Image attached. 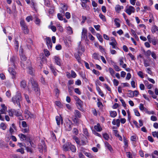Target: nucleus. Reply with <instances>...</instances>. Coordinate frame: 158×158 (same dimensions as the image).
Listing matches in <instances>:
<instances>
[{"label":"nucleus","mask_w":158,"mask_h":158,"mask_svg":"<svg viewBox=\"0 0 158 158\" xmlns=\"http://www.w3.org/2000/svg\"><path fill=\"white\" fill-rule=\"evenodd\" d=\"M93 57L96 59H98L99 58L98 54V53H94L93 55Z\"/></svg>","instance_id":"603ef678"},{"label":"nucleus","mask_w":158,"mask_h":158,"mask_svg":"<svg viewBox=\"0 0 158 158\" xmlns=\"http://www.w3.org/2000/svg\"><path fill=\"white\" fill-rule=\"evenodd\" d=\"M73 133L75 135H77L78 133V130L76 128H74L73 129Z\"/></svg>","instance_id":"0e129e2a"},{"label":"nucleus","mask_w":158,"mask_h":158,"mask_svg":"<svg viewBox=\"0 0 158 158\" xmlns=\"http://www.w3.org/2000/svg\"><path fill=\"white\" fill-rule=\"evenodd\" d=\"M109 44L111 46L112 48L115 49L118 48L117 46V43L115 40H114L111 42H110Z\"/></svg>","instance_id":"a211bd4d"},{"label":"nucleus","mask_w":158,"mask_h":158,"mask_svg":"<svg viewBox=\"0 0 158 158\" xmlns=\"http://www.w3.org/2000/svg\"><path fill=\"white\" fill-rule=\"evenodd\" d=\"M73 139L75 141L76 143L78 145H79L80 144V141L79 140V139L76 136H74L73 137Z\"/></svg>","instance_id":"4c0bfd02"},{"label":"nucleus","mask_w":158,"mask_h":158,"mask_svg":"<svg viewBox=\"0 0 158 158\" xmlns=\"http://www.w3.org/2000/svg\"><path fill=\"white\" fill-rule=\"evenodd\" d=\"M15 60V57H12L10 59V61L11 62L12 65L15 68V64L14 63V61Z\"/></svg>","instance_id":"58836bf2"},{"label":"nucleus","mask_w":158,"mask_h":158,"mask_svg":"<svg viewBox=\"0 0 158 158\" xmlns=\"http://www.w3.org/2000/svg\"><path fill=\"white\" fill-rule=\"evenodd\" d=\"M77 50L78 51H80L81 52L82 54L85 51V46L81 45L80 43Z\"/></svg>","instance_id":"f3484780"},{"label":"nucleus","mask_w":158,"mask_h":158,"mask_svg":"<svg viewBox=\"0 0 158 158\" xmlns=\"http://www.w3.org/2000/svg\"><path fill=\"white\" fill-rule=\"evenodd\" d=\"M110 116L113 118L115 117L117 115V113L115 111H111L110 112Z\"/></svg>","instance_id":"c9c22d12"},{"label":"nucleus","mask_w":158,"mask_h":158,"mask_svg":"<svg viewBox=\"0 0 158 158\" xmlns=\"http://www.w3.org/2000/svg\"><path fill=\"white\" fill-rule=\"evenodd\" d=\"M28 71L29 73L31 75L33 74V69L31 67H29L27 68Z\"/></svg>","instance_id":"de8ad7c7"},{"label":"nucleus","mask_w":158,"mask_h":158,"mask_svg":"<svg viewBox=\"0 0 158 158\" xmlns=\"http://www.w3.org/2000/svg\"><path fill=\"white\" fill-rule=\"evenodd\" d=\"M105 146L110 152H113V149L111 145L109 144L107 142H105Z\"/></svg>","instance_id":"f8f14e48"},{"label":"nucleus","mask_w":158,"mask_h":158,"mask_svg":"<svg viewBox=\"0 0 158 158\" xmlns=\"http://www.w3.org/2000/svg\"><path fill=\"white\" fill-rule=\"evenodd\" d=\"M108 70L111 75L112 77H113L114 78L115 77L114 76V74L115 71L114 70L111 68H109L108 69Z\"/></svg>","instance_id":"c85d7f7f"},{"label":"nucleus","mask_w":158,"mask_h":158,"mask_svg":"<svg viewBox=\"0 0 158 158\" xmlns=\"http://www.w3.org/2000/svg\"><path fill=\"white\" fill-rule=\"evenodd\" d=\"M113 82L114 85L117 86L119 84V81L116 79H114L113 80Z\"/></svg>","instance_id":"13d9d810"},{"label":"nucleus","mask_w":158,"mask_h":158,"mask_svg":"<svg viewBox=\"0 0 158 158\" xmlns=\"http://www.w3.org/2000/svg\"><path fill=\"white\" fill-rule=\"evenodd\" d=\"M20 85L22 88L24 89L26 87V82L24 80H22L20 82Z\"/></svg>","instance_id":"bb28decb"},{"label":"nucleus","mask_w":158,"mask_h":158,"mask_svg":"<svg viewBox=\"0 0 158 158\" xmlns=\"http://www.w3.org/2000/svg\"><path fill=\"white\" fill-rule=\"evenodd\" d=\"M133 110L135 115L137 116H140V114L138 110L135 109H134Z\"/></svg>","instance_id":"3c124183"},{"label":"nucleus","mask_w":158,"mask_h":158,"mask_svg":"<svg viewBox=\"0 0 158 158\" xmlns=\"http://www.w3.org/2000/svg\"><path fill=\"white\" fill-rule=\"evenodd\" d=\"M28 84L32 85V90L34 91L35 94L37 95L40 94V89L37 83L34 81L33 78L29 80Z\"/></svg>","instance_id":"f257e3e1"},{"label":"nucleus","mask_w":158,"mask_h":158,"mask_svg":"<svg viewBox=\"0 0 158 158\" xmlns=\"http://www.w3.org/2000/svg\"><path fill=\"white\" fill-rule=\"evenodd\" d=\"M20 58L22 60L25 61L26 60V57L23 54L22 50L20 49Z\"/></svg>","instance_id":"4be33fe9"},{"label":"nucleus","mask_w":158,"mask_h":158,"mask_svg":"<svg viewBox=\"0 0 158 158\" xmlns=\"http://www.w3.org/2000/svg\"><path fill=\"white\" fill-rule=\"evenodd\" d=\"M67 32L69 35H70L73 33V31L72 28L70 26L67 27L66 28Z\"/></svg>","instance_id":"b1692460"},{"label":"nucleus","mask_w":158,"mask_h":158,"mask_svg":"<svg viewBox=\"0 0 158 158\" xmlns=\"http://www.w3.org/2000/svg\"><path fill=\"white\" fill-rule=\"evenodd\" d=\"M6 128V126L4 123H2L0 125V128L3 130H5Z\"/></svg>","instance_id":"37998d69"},{"label":"nucleus","mask_w":158,"mask_h":158,"mask_svg":"<svg viewBox=\"0 0 158 158\" xmlns=\"http://www.w3.org/2000/svg\"><path fill=\"white\" fill-rule=\"evenodd\" d=\"M131 93L132 94L131 97H133L134 96H137L139 94V92L137 90H135L134 91H131Z\"/></svg>","instance_id":"e433bc0d"},{"label":"nucleus","mask_w":158,"mask_h":158,"mask_svg":"<svg viewBox=\"0 0 158 158\" xmlns=\"http://www.w3.org/2000/svg\"><path fill=\"white\" fill-rule=\"evenodd\" d=\"M1 107H2V109L0 110L1 114H6L7 110V107L4 104H1Z\"/></svg>","instance_id":"0eeeda50"},{"label":"nucleus","mask_w":158,"mask_h":158,"mask_svg":"<svg viewBox=\"0 0 158 158\" xmlns=\"http://www.w3.org/2000/svg\"><path fill=\"white\" fill-rule=\"evenodd\" d=\"M46 43L48 48H51L52 47V44L50 38L48 37L46 38Z\"/></svg>","instance_id":"1a4fd4ad"},{"label":"nucleus","mask_w":158,"mask_h":158,"mask_svg":"<svg viewBox=\"0 0 158 158\" xmlns=\"http://www.w3.org/2000/svg\"><path fill=\"white\" fill-rule=\"evenodd\" d=\"M94 128L98 131H101L102 130V128L99 124L95 126Z\"/></svg>","instance_id":"a878e982"},{"label":"nucleus","mask_w":158,"mask_h":158,"mask_svg":"<svg viewBox=\"0 0 158 158\" xmlns=\"http://www.w3.org/2000/svg\"><path fill=\"white\" fill-rule=\"evenodd\" d=\"M22 132L24 133H28L29 131V128L28 127L23 128L22 129Z\"/></svg>","instance_id":"864d4df0"},{"label":"nucleus","mask_w":158,"mask_h":158,"mask_svg":"<svg viewBox=\"0 0 158 158\" xmlns=\"http://www.w3.org/2000/svg\"><path fill=\"white\" fill-rule=\"evenodd\" d=\"M113 67L114 69L116 71L118 72L121 70V69L117 65L114 64L113 65Z\"/></svg>","instance_id":"09e8293b"},{"label":"nucleus","mask_w":158,"mask_h":158,"mask_svg":"<svg viewBox=\"0 0 158 158\" xmlns=\"http://www.w3.org/2000/svg\"><path fill=\"white\" fill-rule=\"evenodd\" d=\"M22 100V97L21 94L19 92L17 93L13 97L11 98V101L15 105L17 104L19 107L21 106L20 102Z\"/></svg>","instance_id":"f03ea898"},{"label":"nucleus","mask_w":158,"mask_h":158,"mask_svg":"<svg viewBox=\"0 0 158 158\" xmlns=\"http://www.w3.org/2000/svg\"><path fill=\"white\" fill-rule=\"evenodd\" d=\"M119 20L118 19L115 18L114 20V22L115 26L117 27H119L120 26V24L119 23Z\"/></svg>","instance_id":"cd10ccee"},{"label":"nucleus","mask_w":158,"mask_h":158,"mask_svg":"<svg viewBox=\"0 0 158 158\" xmlns=\"http://www.w3.org/2000/svg\"><path fill=\"white\" fill-rule=\"evenodd\" d=\"M70 143H66L63 146V148L64 151H68L69 149Z\"/></svg>","instance_id":"ddd939ff"},{"label":"nucleus","mask_w":158,"mask_h":158,"mask_svg":"<svg viewBox=\"0 0 158 158\" xmlns=\"http://www.w3.org/2000/svg\"><path fill=\"white\" fill-rule=\"evenodd\" d=\"M152 135L154 137H156L158 139V131H154L152 133Z\"/></svg>","instance_id":"49530a36"},{"label":"nucleus","mask_w":158,"mask_h":158,"mask_svg":"<svg viewBox=\"0 0 158 158\" xmlns=\"http://www.w3.org/2000/svg\"><path fill=\"white\" fill-rule=\"evenodd\" d=\"M25 117L26 119L34 118H35V115L31 113L28 110H25L24 111Z\"/></svg>","instance_id":"7ed1b4c3"},{"label":"nucleus","mask_w":158,"mask_h":158,"mask_svg":"<svg viewBox=\"0 0 158 158\" xmlns=\"http://www.w3.org/2000/svg\"><path fill=\"white\" fill-rule=\"evenodd\" d=\"M56 120L57 124L58 125H60V120L61 123L62 124L63 122V119L61 116H56Z\"/></svg>","instance_id":"9d476101"},{"label":"nucleus","mask_w":158,"mask_h":158,"mask_svg":"<svg viewBox=\"0 0 158 158\" xmlns=\"http://www.w3.org/2000/svg\"><path fill=\"white\" fill-rule=\"evenodd\" d=\"M152 31L153 33L156 32L158 34V27L156 25L153 26L152 28Z\"/></svg>","instance_id":"5701e85b"},{"label":"nucleus","mask_w":158,"mask_h":158,"mask_svg":"<svg viewBox=\"0 0 158 158\" xmlns=\"http://www.w3.org/2000/svg\"><path fill=\"white\" fill-rule=\"evenodd\" d=\"M74 114L75 117L77 118H80L81 117L80 112L77 110H75Z\"/></svg>","instance_id":"6ab92c4d"},{"label":"nucleus","mask_w":158,"mask_h":158,"mask_svg":"<svg viewBox=\"0 0 158 158\" xmlns=\"http://www.w3.org/2000/svg\"><path fill=\"white\" fill-rule=\"evenodd\" d=\"M76 104L78 109L81 110L83 105V102L80 99H79L76 102Z\"/></svg>","instance_id":"6e6552de"},{"label":"nucleus","mask_w":158,"mask_h":158,"mask_svg":"<svg viewBox=\"0 0 158 158\" xmlns=\"http://www.w3.org/2000/svg\"><path fill=\"white\" fill-rule=\"evenodd\" d=\"M123 9V6H120L119 5H117L115 7V10L116 12L117 13H119L121 9Z\"/></svg>","instance_id":"aec40b11"},{"label":"nucleus","mask_w":158,"mask_h":158,"mask_svg":"<svg viewBox=\"0 0 158 158\" xmlns=\"http://www.w3.org/2000/svg\"><path fill=\"white\" fill-rule=\"evenodd\" d=\"M83 139H82L80 141V144H79V145H84L86 144V142L85 141V139H86V138L85 136H83Z\"/></svg>","instance_id":"393cba45"},{"label":"nucleus","mask_w":158,"mask_h":158,"mask_svg":"<svg viewBox=\"0 0 158 158\" xmlns=\"http://www.w3.org/2000/svg\"><path fill=\"white\" fill-rule=\"evenodd\" d=\"M78 52V54H75V58L77 60L78 62L80 63L81 62V58H80V56H81L82 55V53L81 52H80V51H77Z\"/></svg>","instance_id":"dca6fc26"},{"label":"nucleus","mask_w":158,"mask_h":158,"mask_svg":"<svg viewBox=\"0 0 158 158\" xmlns=\"http://www.w3.org/2000/svg\"><path fill=\"white\" fill-rule=\"evenodd\" d=\"M86 3H82L81 6L84 9L88 10L89 9V6L85 4Z\"/></svg>","instance_id":"72a5a7b5"},{"label":"nucleus","mask_w":158,"mask_h":158,"mask_svg":"<svg viewBox=\"0 0 158 158\" xmlns=\"http://www.w3.org/2000/svg\"><path fill=\"white\" fill-rule=\"evenodd\" d=\"M73 123L70 120H68L64 124V127L65 130L67 131H70L72 127Z\"/></svg>","instance_id":"20e7f679"},{"label":"nucleus","mask_w":158,"mask_h":158,"mask_svg":"<svg viewBox=\"0 0 158 158\" xmlns=\"http://www.w3.org/2000/svg\"><path fill=\"white\" fill-rule=\"evenodd\" d=\"M71 76L73 78H75L77 76L76 74L73 71H72L71 72Z\"/></svg>","instance_id":"69168bd1"},{"label":"nucleus","mask_w":158,"mask_h":158,"mask_svg":"<svg viewBox=\"0 0 158 158\" xmlns=\"http://www.w3.org/2000/svg\"><path fill=\"white\" fill-rule=\"evenodd\" d=\"M131 31L132 34V35L135 37V39L136 40L138 39V37L137 36L135 31L133 29L131 30Z\"/></svg>","instance_id":"79ce46f5"},{"label":"nucleus","mask_w":158,"mask_h":158,"mask_svg":"<svg viewBox=\"0 0 158 158\" xmlns=\"http://www.w3.org/2000/svg\"><path fill=\"white\" fill-rule=\"evenodd\" d=\"M124 58L123 57H120L119 59L120 65H122L123 64V60Z\"/></svg>","instance_id":"680f3d73"},{"label":"nucleus","mask_w":158,"mask_h":158,"mask_svg":"<svg viewBox=\"0 0 158 158\" xmlns=\"http://www.w3.org/2000/svg\"><path fill=\"white\" fill-rule=\"evenodd\" d=\"M20 24L21 27L23 26L26 25L23 19H21L20 22Z\"/></svg>","instance_id":"338daca9"},{"label":"nucleus","mask_w":158,"mask_h":158,"mask_svg":"<svg viewBox=\"0 0 158 158\" xmlns=\"http://www.w3.org/2000/svg\"><path fill=\"white\" fill-rule=\"evenodd\" d=\"M19 136L21 140H23L26 139L27 137L26 136L23 134H19Z\"/></svg>","instance_id":"2f4dec72"},{"label":"nucleus","mask_w":158,"mask_h":158,"mask_svg":"<svg viewBox=\"0 0 158 158\" xmlns=\"http://www.w3.org/2000/svg\"><path fill=\"white\" fill-rule=\"evenodd\" d=\"M69 148L73 152H76V149L75 147L73 145H71V144Z\"/></svg>","instance_id":"f704fd0d"},{"label":"nucleus","mask_w":158,"mask_h":158,"mask_svg":"<svg viewBox=\"0 0 158 158\" xmlns=\"http://www.w3.org/2000/svg\"><path fill=\"white\" fill-rule=\"evenodd\" d=\"M57 26L58 29L60 31L62 32L63 31V29L62 27L61 26L60 24H58L57 25Z\"/></svg>","instance_id":"5fc2aeb1"},{"label":"nucleus","mask_w":158,"mask_h":158,"mask_svg":"<svg viewBox=\"0 0 158 158\" xmlns=\"http://www.w3.org/2000/svg\"><path fill=\"white\" fill-rule=\"evenodd\" d=\"M99 17L103 21H106V19L104 15H102V14H99Z\"/></svg>","instance_id":"c03bdc74"},{"label":"nucleus","mask_w":158,"mask_h":158,"mask_svg":"<svg viewBox=\"0 0 158 158\" xmlns=\"http://www.w3.org/2000/svg\"><path fill=\"white\" fill-rule=\"evenodd\" d=\"M135 8L134 7L132 6H130L127 8L125 10V11L129 15H130L132 13H134L135 12Z\"/></svg>","instance_id":"39448f33"},{"label":"nucleus","mask_w":158,"mask_h":158,"mask_svg":"<svg viewBox=\"0 0 158 158\" xmlns=\"http://www.w3.org/2000/svg\"><path fill=\"white\" fill-rule=\"evenodd\" d=\"M103 136L104 139L106 140H108L109 137L108 134L106 133H104L103 134Z\"/></svg>","instance_id":"a18cd8bd"},{"label":"nucleus","mask_w":158,"mask_h":158,"mask_svg":"<svg viewBox=\"0 0 158 158\" xmlns=\"http://www.w3.org/2000/svg\"><path fill=\"white\" fill-rule=\"evenodd\" d=\"M87 31L85 28H83L81 33V38L82 39H84L86 36Z\"/></svg>","instance_id":"9b49d317"},{"label":"nucleus","mask_w":158,"mask_h":158,"mask_svg":"<svg viewBox=\"0 0 158 158\" xmlns=\"http://www.w3.org/2000/svg\"><path fill=\"white\" fill-rule=\"evenodd\" d=\"M97 90L99 94L102 97H103L104 96V94L100 89L99 88H98L97 89Z\"/></svg>","instance_id":"6e6d98bb"},{"label":"nucleus","mask_w":158,"mask_h":158,"mask_svg":"<svg viewBox=\"0 0 158 158\" xmlns=\"http://www.w3.org/2000/svg\"><path fill=\"white\" fill-rule=\"evenodd\" d=\"M49 67L54 75L55 76H56L57 75V73L56 71V69L55 68V67L52 64L50 65Z\"/></svg>","instance_id":"2eb2a0df"},{"label":"nucleus","mask_w":158,"mask_h":158,"mask_svg":"<svg viewBox=\"0 0 158 158\" xmlns=\"http://www.w3.org/2000/svg\"><path fill=\"white\" fill-rule=\"evenodd\" d=\"M83 132L84 134L86 136H89V134L88 131L86 129H84L83 130Z\"/></svg>","instance_id":"4d7b16f0"},{"label":"nucleus","mask_w":158,"mask_h":158,"mask_svg":"<svg viewBox=\"0 0 158 158\" xmlns=\"http://www.w3.org/2000/svg\"><path fill=\"white\" fill-rule=\"evenodd\" d=\"M21 28L24 34H27L28 33L29 30L26 25L23 26L21 27Z\"/></svg>","instance_id":"4468645a"},{"label":"nucleus","mask_w":158,"mask_h":158,"mask_svg":"<svg viewBox=\"0 0 158 158\" xmlns=\"http://www.w3.org/2000/svg\"><path fill=\"white\" fill-rule=\"evenodd\" d=\"M54 59L55 63L57 65L60 66V62L59 58L57 56H55L54 57Z\"/></svg>","instance_id":"412c9836"},{"label":"nucleus","mask_w":158,"mask_h":158,"mask_svg":"<svg viewBox=\"0 0 158 158\" xmlns=\"http://www.w3.org/2000/svg\"><path fill=\"white\" fill-rule=\"evenodd\" d=\"M158 41V40L155 37H154L152 39L151 41V42H152L153 45H156Z\"/></svg>","instance_id":"473e14b6"},{"label":"nucleus","mask_w":158,"mask_h":158,"mask_svg":"<svg viewBox=\"0 0 158 158\" xmlns=\"http://www.w3.org/2000/svg\"><path fill=\"white\" fill-rule=\"evenodd\" d=\"M14 114L16 116L19 117V118L21 120H22V119L21 118V117H20L22 114L21 112H19L17 110H14Z\"/></svg>","instance_id":"7c9ffc66"},{"label":"nucleus","mask_w":158,"mask_h":158,"mask_svg":"<svg viewBox=\"0 0 158 158\" xmlns=\"http://www.w3.org/2000/svg\"><path fill=\"white\" fill-rule=\"evenodd\" d=\"M48 28L51 29L52 31L53 32H55L56 31V27L53 25H49Z\"/></svg>","instance_id":"a19ab883"},{"label":"nucleus","mask_w":158,"mask_h":158,"mask_svg":"<svg viewBox=\"0 0 158 158\" xmlns=\"http://www.w3.org/2000/svg\"><path fill=\"white\" fill-rule=\"evenodd\" d=\"M139 108L140 110L142 111L143 110L145 107H144L142 103H140L139 104Z\"/></svg>","instance_id":"e2e57ef3"},{"label":"nucleus","mask_w":158,"mask_h":158,"mask_svg":"<svg viewBox=\"0 0 158 158\" xmlns=\"http://www.w3.org/2000/svg\"><path fill=\"white\" fill-rule=\"evenodd\" d=\"M97 38L99 41L101 42H102L103 41V39L102 38V36L100 35L99 34H98L97 35Z\"/></svg>","instance_id":"8fccbe9b"},{"label":"nucleus","mask_w":158,"mask_h":158,"mask_svg":"<svg viewBox=\"0 0 158 158\" xmlns=\"http://www.w3.org/2000/svg\"><path fill=\"white\" fill-rule=\"evenodd\" d=\"M123 142L124 145V148H127L128 147V141L125 137L123 138Z\"/></svg>","instance_id":"c756f323"},{"label":"nucleus","mask_w":158,"mask_h":158,"mask_svg":"<svg viewBox=\"0 0 158 158\" xmlns=\"http://www.w3.org/2000/svg\"><path fill=\"white\" fill-rule=\"evenodd\" d=\"M31 4L32 5V7L35 9V6H36V3L34 1V0H32L31 1Z\"/></svg>","instance_id":"774afa93"},{"label":"nucleus","mask_w":158,"mask_h":158,"mask_svg":"<svg viewBox=\"0 0 158 158\" xmlns=\"http://www.w3.org/2000/svg\"><path fill=\"white\" fill-rule=\"evenodd\" d=\"M16 68V66L15 68H13L9 67L8 69V71L12 75V77L13 78H15V76L16 74V73L15 71V69Z\"/></svg>","instance_id":"423d86ee"},{"label":"nucleus","mask_w":158,"mask_h":158,"mask_svg":"<svg viewBox=\"0 0 158 158\" xmlns=\"http://www.w3.org/2000/svg\"><path fill=\"white\" fill-rule=\"evenodd\" d=\"M131 140L134 142H136L137 141V136L136 135H133L131 136L130 138Z\"/></svg>","instance_id":"ea45409f"},{"label":"nucleus","mask_w":158,"mask_h":158,"mask_svg":"<svg viewBox=\"0 0 158 158\" xmlns=\"http://www.w3.org/2000/svg\"><path fill=\"white\" fill-rule=\"evenodd\" d=\"M40 22V20L38 18L36 17L35 18V24L39 25Z\"/></svg>","instance_id":"052dcab7"},{"label":"nucleus","mask_w":158,"mask_h":158,"mask_svg":"<svg viewBox=\"0 0 158 158\" xmlns=\"http://www.w3.org/2000/svg\"><path fill=\"white\" fill-rule=\"evenodd\" d=\"M16 151L18 152H20L22 154H23L24 153V149L22 148L17 149Z\"/></svg>","instance_id":"bf43d9fd"}]
</instances>
